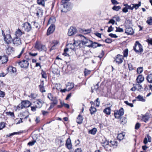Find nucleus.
Instances as JSON below:
<instances>
[{"instance_id": "1", "label": "nucleus", "mask_w": 152, "mask_h": 152, "mask_svg": "<svg viewBox=\"0 0 152 152\" xmlns=\"http://www.w3.org/2000/svg\"><path fill=\"white\" fill-rule=\"evenodd\" d=\"M104 45L96 42H93L90 40L86 38V46L89 48H96L97 47L103 46Z\"/></svg>"}, {"instance_id": "2", "label": "nucleus", "mask_w": 152, "mask_h": 152, "mask_svg": "<svg viewBox=\"0 0 152 152\" xmlns=\"http://www.w3.org/2000/svg\"><path fill=\"white\" fill-rule=\"evenodd\" d=\"M133 50L137 53H141L143 51L142 45L138 41L135 42Z\"/></svg>"}, {"instance_id": "3", "label": "nucleus", "mask_w": 152, "mask_h": 152, "mask_svg": "<svg viewBox=\"0 0 152 152\" xmlns=\"http://www.w3.org/2000/svg\"><path fill=\"white\" fill-rule=\"evenodd\" d=\"M31 105V103L28 100L22 101L20 104H19L17 107V109L20 110L24 108L29 107Z\"/></svg>"}, {"instance_id": "4", "label": "nucleus", "mask_w": 152, "mask_h": 152, "mask_svg": "<svg viewBox=\"0 0 152 152\" xmlns=\"http://www.w3.org/2000/svg\"><path fill=\"white\" fill-rule=\"evenodd\" d=\"M74 44H76V45L77 47H79L81 50H83V53H84V50L83 48H85L86 46V42L82 40H77V41L74 40Z\"/></svg>"}, {"instance_id": "5", "label": "nucleus", "mask_w": 152, "mask_h": 152, "mask_svg": "<svg viewBox=\"0 0 152 152\" xmlns=\"http://www.w3.org/2000/svg\"><path fill=\"white\" fill-rule=\"evenodd\" d=\"M35 48L40 52L42 51H46L47 50L46 48L45 45L42 44L40 42H36Z\"/></svg>"}, {"instance_id": "6", "label": "nucleus", "mask_w": 152, "mask_h": 152, "mask_svg": "<svg viewBox=\"0 0 152 152\" xmlns=\"http://www.w3.org/2000/svg\"><path fill=\"white\" fill-rule=\"evenodd\" d=\"M124 111L123 108H121L119 110L115 111L114 113V115L115 118L118 119H121V116L124 114Z\"/></svg>"}, {"instance_id": "7", "label": "nucleus", "mask_w": 152, "mask_h": 152, "mask_svg": "<svg viewBox=\"0 0 152 152\" xmlns=\"http://www.w3.org/2000/svg\"><path fill=\"white\" fill-rule=\"evenodd\" d=\"M22 28L25 31L28 32L31 29V26L29 23L25 22L22 24Z\"/></svg>"}, {"instance_id": "8", "label": "nucleus", "mask_w": 152, "mask_h": 152, "mask_svg": "<svg viewBox=\"0 0 152 152\" xmlns=\"http://www.w3.org/2000/svg\"><path fill=\"white\" fill-rule=\"evenodd\" d=\"M18 63L21 67L24 68H28L29 64L28 61L25 60L20 61Z\"/></svg>"}, {"instance_id": "9", "label": "nucleus", "mask_w": 152, "mask_h": 152, "mask_svg": "<svg viewBox=\"0 0 152 152\" xmlns=\"http://www.w3.org/2000/svg\"><path fill=\"white\" fill-rule=\"evenodd\" d=\"M77 32V29L75 27L71 26L68 29V35L69 36H71L74 35Z\"/></svg>"}, {"instance_id": "10", "label": "nucleus", "mask_w": 152, "mask_h": 152, "mask_svg": "<svg viewBox=\"0 0 152 152\" xmlns=\"http://www.w3.org/2000/svg\"><path fill=\"white\" fill-rule=\"evenodd\" d=\"M59 43L58 41L57 40H53L51 42L50 47V51H51L52 50L56 48V46Z\"/></svg>"}, {"instance_id": "11", "label": "nucleus", "mask_w": 152, "mask_h": 152, "mask_svg": "<svg viewBox=\"0 0 152 152\" xmlns=\"http://www.w3.org/2000/svg\"><path fill=\"white\" fill-rule=\"evenodd\" d=\"M55 28V25L53 24H51L48 29L47 33V35H49L50 34L53 33L54 31Z\"/></svg>"}, {"instance_id": "12", "label": "nucleus", "mask_w": 152, "mask_h": 152, "mask_svg": "<svg viewBox=\"0 0 152 152\" xmlns=\"http://www.w3.org/2000/svg\"><path fill=\"white\" fill-rule=\"evenodd\" d=\"M124 57L121 55L118 54L117 55L114 61L118 63V64H121L123 61Z\"/></svg>"}, {"instance_id": "13", "label": "nucleus", "mask_w": 152, "mask_h": 152, "mask_svg": "<svg viewBox=\"0 0 152 152\" xmlns=\"http://www.w3.org/2000/svg\"><path fill=\"white\" fill-rule=\"evenodd\" d=\"M4 41L8 44L11 43L12 42V39L10 34H7L4 35Z\"/></svg>"}, {"instance_id": "14", "label": "nucleus", "mask_w": 152, "mask_h": 152, "mask_svg": "<svg viewBox=\"0 0 152 152\" xmlns=\"http://www.w3.org/2000/svg\"><path fill=\"white\" fill-rule=\"evenodd\" d=\"M13 44L16 46H17L21 44V42L20 39L17 37H16L12 40Z\"/></svg>"}, {"instance_id": "15", "label": "nucleus", "mask_w": 152, "mask_h": 152, "mask_svg": "<svg viewBox=\"0 0 152 152\" xmlns=\"http://www.w3.org/2000/svg\"><path fill=\"white\" fill-rule=\"evenodd\" d=\"M48 98L51 101L53 102H58L57 98L56 96H54L53 95L50 93L48 94Z\"/></svg>"}, {"instance_id": "16", "label": "nucleus", "mask_w": 152, "mask_h": 152, "mask_svg": "<svg viewBox=\"0 0 152 152\" xmlns=\"http://www.w3.org/2000/svg\"><path fill=\"white\" fill-rule=\"evenodd\" d=\"M76 45L75 44H74V42L73 44L69 43L66 45L69 46V47L70 49L74 51H75L78 48L77 46H76Z\"/></svg>"}, {"instance_id": "17", "label": "nucleus", "mask_w": 152, "mask_h": 152, "mask_svg": "<svg viewBox=\"0 0 152 152\" xmlns=\"http://www.w3.org/2000/svg\"><path fill=\"white\" fill-rule=\"evenodd\" d=\"M144 80V77L142 75H139L137 77L136 80L137 83H142Z\"/></svg>"}, {"instance_id": "18", "label": "nucleus", "mask_w": 152, "mask_h": 152, "mask_svg": "<svg viewBox=\"0 0 152 152\" xmlns=\"http://www.w3.org/2000/svg\"><path fill=\"white\" fill-rule=\"evenodd\" d=\"M125 32L128 35L132 34H133L134 31L132 28L129 27L126 29Z\"/></svg>"}, {"instance_id": "19", "label": "nucleus", "mask_w": 152, "mask_h": 152, "mask_svg": "<svg viewBox=\"0 0 152 152\" xmlns=\"http://www.w3.org/2000/svg\"><path fill=\"white\" fill-rule=\"evenodd\" d=\"M23 34H24V32H23L19 28H18L15 32L16 37H20Z\"/></svg>"}, {"instance_id": "20", "label": "nucleus", "mask_w": 152, "mask_h": 152, "mask_svg": "<svg viewBox=\"0 0 152 152\" xmlns=\"http://www.w3.org/2000/svg\"><path fill=\"white\" fill-rule=\"evenodd\" d=\"M83 120V118L82 116L79 114L77 118L76 121L77 122L78 124H81L82 123Z\"/></svg>"}, {"instance_id": "21", "label": "nucleus", "mask_w": 152, "mask_h": 152, "mask_svg": "<svg viewBox=\"0 0 152 152\" xmlns=\"http://www.w3.org/2000/svg\"><path fill=\"white\" fill-rule=\"evenodd\" d=\"M36 107L37 108H41L42 105L43 103L39 100H38L35 102Z\"/></svg>"}, {"instance_id": "22", "label": "nucleus", "mask_w": 152, "mask_h": 152, "mask_svg": "<svg viewBox=\"0 0 152 152\" xmlns=\"http://www.w3.org/2000/svg\"><path fill=\"white\" fill-rule=\"evenodd\" d=\"M63 6L64 9L61 10V12H66L68 10L69 6L67 4H62Z\"/></svg>"}, {"instance_id": "23", "label": "nucleus", "mask_w": 152, "mask_h": 152, "mask_svg": "<svg viewBox=\"0 0 152 152\" xmlns=\"http://www.w3.org/2000/svg\"><path fill=\"white\" fill-rule=\"evenodd\" d=\"M20 117L21 118L23 119H25L27 118L29 116V115L27 114L26 112H23L21 113L20 114Z\"/></svg>"}, {"instance_id": "24", "label": "nucleus", "mask_w": 152, "mask_h": 152, "mask_svg": "<svg viewBox=\"0 0 152 152\" xmlns=\"http://www.w3.org/2000/svg\"><path fill=\"white\" fill-rule=\"evenodd\" d=\"M7 71L8 72H12L14 73L16 72V68L15 67H13L12 66H10L7 69Z\"/></svg>"}, {"instance_id": "25", "label": "nucleus", "mask_w": 152, "mask_h": 152, "mask_svg": "<svg viewBox=\"0 0 152 152\" xmlns=\"http://www.w3.org/2000/svg\"><path fill=\"white\" fill-rule=\"evenodd\" d=\"M66 88L67 89V91H69L71 90L74 87L73 83H69L66 86Z\"/></svg>"}, {"instance_id": "26", "label": "nucleus", "mask_w": 152, "mask_h": 152, "mask_svg": "<svg viewBox=\"0 0 152 152\" xmlns=\"http://www.w3.org/2000/svg\"><path fill=\"white\" fill-rule=\"evenodd\" d=\"M1 60L3 63H6L8 60V57L6 55H4L2 56Z\"/></svg>"}, {"instance_id": "27", "label": "nucleus", "mask_w": 152, "mask_h": 152, "mask_svg": "<svg viewBox=\"0 0 152 152\" xmlns=\"http://www.w3.org/2000/svg\"><path fill=\"white\" fill-rule=\"evenodd\" d=\"M97 131L96 129L95 128H94L92 129L89 130L88 131V133L93 135H95Z\"/></svg>"}, {"instance_id": "28", "label": "nucleus", "mask_w": 152, "mask_h": 152, "mask_svg": "<svg viewBox=\"0 0 152 152\" xmlns=\"http://www.w3.org/2000/svg\"><path fill=\"white\" fill-rule=\"evenodd\" d=\"M109 142V145L110 146H116L118 144L117 141L115 140H110Z\"/></svg>"}, {"instance_id": "29", "label": "nucleus", "mask_w": 152, "mask_h": 152, "mask_svg": "<svg viewBox=\"0 0 152 152\" xmlns=\"http://www.w3.org/2000/svg\"><path fill=\"white\" fill-rule=\"evenodd\" d=\"M150 118L149 116L145 114L144 115H143L142 117V120L145 122H146Z\"/></svg>"}, {"instance_id": "30", "label": "nucleus", "mask_w": 152, "mask_h": 152, "mask_svg": "<svg viewBox=\"0 0 152 152\" xmlns=\"http://www.w3.org/2000/svg\"><path fill=\"white\" fill-rule=\"evenodd\" d=\"M89 110L91 114L92 115L96 112V110L95 107L91 106L89 109Z\"/></svg>"}, {"instance_id": "31", "label": "nucleus", "mask_w": 152, "mask_h": 152, "mask_svg": "<svg viewBox=\"0 0 152 152\" xmlns=\"http://www.w3.org/2000/svg\"><path fill=\"white\" fill-rule=\"evenodd\" d=\"M103 112L106 114L109 115L110 114V107H107L104 109Z\"/></svg>"}, {"instance_id": "32", "label": "nucleus", "mask_w": 152, "mask_h": 152, "mask_svg": "<svg viewBox=\"0 0 152 152\" xmlns=\"http://www.w3.org/2000/svg\"><path fill=\"white\" fill-rule=\"evenodd\" d=\"M124 134L123 133H120L118 135L117 137V138L120 141L121 140H123V139L124 138Z\"/></svg>"}, {"instance_id": "33", "label": "nucleus", "mask_w": 152, "mask_h": 152, "mask_svg": "<svg viewBox=\"0 0 152 152\" xmlns=\"http://www.w3.org/2000/svg\"><path fill=\"white\" fill-rule=\"evenodd\" d=\"M146 79L150 83H152V74H150L147 77Z\"/></svg>"}, {"instance_id": "34", "label": "nucleus", "mask_w": 152, "mask_h": 152, "mask_svg": "<svg viewBox=\"0 0 152 152\" xmlns=\"http://www.w3.org/2000/svg\"><path fill=\"white\" fill-rule=\"evenodd\" d=\"M69 51V49L68 48H65L64 49V52L62 53V55L64 56H68L69 57L70 55L67 53V52H68Z\"/></svg>"}, {"instance_id": "35", "label": "nucleus", "mask_w": 152, "mask_h": 152, "mask_svg": "<svg viewBox=\"0 0 152 152\" xmlns=\"http://www.w3.org/2000/svg\"><path fill=\"white\" fill-rule=\"evenodd\" d=\"M56 21L55 18L53 17L50 18L48 22V24H50L51 23L53 24V23H54Z\"/></svg>"}, {"instance_id": "36", "label": "nucleus", "mask_w": 152, "mask_h": 152, "mask_svg": "<svg viewBox=\"0 0 152 152\" xmlns=\"http://www.w3.org/2000/svg\"><path fill=\"white\" fill-rule=\"evenodd\" d=\"M41 74L42 75V77L43 78L46 79L47 78V75L45 72L43 70H42Z\"/></svg>"}, {"instance_id": "37", "label": "nucleus", "mask_w": 152, "mask_h": 152, "mask_svg": "<svg viewBox=\"0 0 152 152\" xmlns=\"http://www.w3.org/2000/svg\"><path fill=\"white\" fill-rule=\"evenodd\" d=\"M139 83H137L136 84V87L137 88V90L138 91H141V89L142 88V86L140 85Z\"/></svg>"}, {"instance_id": "38", "label": "nucleus", "mask_w": 152, "mask_h": 152, "mask_svg": "<svg viewBox=\"0 0 152 152\" xmlns=\"http://www.w3.org/2000/svg\"><path fill=\"white\" fill-rule=\"evenodd\" d=\"M132 5H133V9L134 8L136 10H137L139 8V7L140 6L141 2L139 1L138 4H132Z\"/></svg>"}, {"instance_id": "39", "label": "nucleus", "mask_w": 152, "mask_h": 152, "mask_svg": "<svg viewBox=\"0 0 152 152\" xmlns=\"http://www.w3.org/2000/svg\"><path fill=\"white\" fill-rule=\"evenodd\" d=\"M146 23L149 25H152V17H148V20L146 21Z\"/></svg>"}, {"instance_id": "40", "label": "nucleus", "mask_w": 152, "mask_h": 152, "mask_svg": "<svg viewBox=\"0 0 152 152\" xmlns=\"http://www.w3.org/2000/svg\"><path fill=\"white\" fill-rule=\"evenodd\" d=\"M102 146L104 147V148L107 150L106 149V147H107V145H109V142L108 141H104V142L102 143Z\"/></svg>"}, {"instance_id": "41", "label": "nucleus", "mask_w": 152, "mask_h": 152, "mask_svg": "<svg viewBox=\"0 0 152 152\" xmlns=\"http://www.w3.org/2000/svg\"><path fill=\"white\" fill-rule=\"evenodd\" d=\"M136 98L137 99H138V101H140L145 102V100L143 98V97L140 95H139Z\"/></svg>"}, {"instance_id": "42", "label": "nucleus", "mask_w": 152, "mask_h": 152, "mask_svg": "<svg viewBox=\"0 0 152 152\" xmlns=\"http://www.w3.org/2000/svg\"><path fill=\"white\" fill-rule=\"evenodd\" d=\"M13 48L12 47H9L6 50V52L8 54H10V53L12 51H13Z\"/></svg>"}, {"instance_id": "43", "label": "nucleus", "mask_w": 152, "mask_h": 152, "mask_svg": "<svg viewBox=\"0 0 152 152\" xmlns=\"http://www.w3.org/2000/svg\"><path fill=\"white\" fill-rule=\"evenodd\" d=\"M58 104V102H53L50 104V106L49 107V109H50L53 108L55 105H56Z\"/></svg>"}, {"instance_id": "44", "label": "nucleus", "mask_w": 152, "mask_h": 152, "mask_svg": "<svg viewBox=\"0 0 152 152\" xmlns=\"http://www.w3.org/2000/svg\"><path fill=\"white\" fill-rule=\"evenodd\" d=\"M121 9V7L120 6H114L112 8L113 10L116 11H119Z\"/></svg>"}, {"instance_id": "45", "label": "nucleus", "mask_w": 152, "mask_h": 152, "mask_svg": "<svg viewBox=\"0 0 152 152\" xmlns=\"http://www.w3.org/2000/svg\"><path fill=\"white\" fill-rule=\"evenodd\" d=\"M45 1V0H37V2L38 4L39 5H41L42 6H44Z\"/></svg>"}, {"instance_id": "46", "label": "nucleus", "mask_w": 152, "mask_h": 152, "mask_svg": "<svg viewBox=\"0 0 152 152\" xmlns=\"http://www.w3.org/2000/svg\"><path fill=\"white\" fill-rule=\"evenodd\" d=\"M25 49V48H22V49L20 53L19 54V55L18 56H17V57L18 58H20L21 57V56L22 55L24 52Z\"/></svg>"}, {"instance_id": "47", "label": "nucleus", "mask_w": 152, "mask_h": 152, "mask_svg": "<svg viewBox=\"0 0 152 152\" xmlns=\"http://www.w3.org/2000/svg\"><path fill=\"white\" fill-rule=\"evenodd\" d=\"M128 49H126L124 51V57H127L128 56Z\"/></svg>"}, {"instance_id": "48", "label": "nucleus", "mask_w": 152, "mask_h": 152, "mask_svg": "<svg viewBox=\"0 0 152 152\" xmlns=\"http://www.w3.org/2000/svg\"><path fill=\"white\" fill-rule=\"evenodd\" d=\"M143 71V68L142 67H138L137 69V72L138 74L141 73Z\"/></svg>"}, {"instance_id": "49", "label": "nucleus", "mask_w": 152, "mask_h": 152, "mask_svg": "<svg viewBox=\"0 0 152 152\" xmlns=\"http://www.w3.org/2000/svg\"><path fill=\"white\" fill-rule=\"evenodd\" d=\"M39 88L41 92L43 93L45 92V90L44 86H39Z\"/></svg>"}, {"instance_id": "50", "label": "nucleus", "mask_w": 152, "mask_h": 152, "mask_svg": "<svg viewBox=\"0 0 152 152\" xmlns=\"http://www.w3.org/2000/svg\"><path fill=\"white\" fill-rule=\"evenodd\" d=\"M104 42H105L106 43L108 44H110L112 42V41L111 39L110 38H107L104 40Z\"/></svg>"}, {"instance_id": "51", "label": "nucleus", "mask_w": 152, "mask_h": 152, "mask_svg": "<svg viewBox=\"0 0 152 152\" xmlns=\"http://www.w3.org/2000/svg\"><path fill=\"white\" fill-rule=\"evenodd\" d=\"M5 126V123L4 122H1L0 123V130L2 129Z\"/></svg>"}, {"instance_id": "52", "label": "nucleus", "mask_w": 152, "mask_h": 152, "mask_svg": "<svg viewBox=\"0 0 152 152\" xmlns=\"http://www.w3.org/2000/svg\"><path fill=\"white\" fill-rule=\"evenodd\" d=\"M113 18H114L116 20L117 22L120 21L121 19L120 17L116 15L114 16L113 17Z\"/></svg>"}, {"instance_id": "53", "label": "nucleus", "mask_w": 152, "mask_h": 152, "mask_svg": "<svg viewBox=\"0 0 152 152\" xmlns=\"http://www.w3.org/2000/svg\"><path fill=\"white\" fill-rule=\"evenodd\" d=\"M126 118L125 117H123L122 120L121 121V124L123 125L124 124H126Z\"/></svg>"}, {"instance_id": "54", "label": "nucleus", "mask_w": 152, "mask_h": 152, "mask_svg": "<svg viewBox=\"0 0 152 152\" xmlns=\"http://www.w3.org/2000/svg\"><path fill=\"white\" fill-rule=\"evenodd\" d=\"M36 142L35 140H34L32 141L29 142L28 143L27 145L29 146H32L34 145Z\"/></svg>"}, {"instance_id": "55", "label": "nucleus", "mask_w": 152, "mask_h": 152, "mask_svg": "<svg viewBox=\"0 0 152 152\" xmlns=\"http://www.w3.org/2000/svg\"><path fill=\"white\" fill-rule=\"evenodd\" d=\"M116 32H123L124 31L123 29L120 27H116Z\"/></svg>"}, {"instance_id": "56", "label": "nucleus", "mask_w": 152, "mask_h": 152, "mask_svg": "<svg viewBox=\"0 0 152 152\" xmlns=\"http://www.w3.org/2000/svg\"><path fill=\"white\" fill-rule=\"evenodd\" d=\"M140 126V124L139 123H137L135 126V129H138L139 128Z\"/></svg>"}, {"instance_id": "57", "label": "nucleus", "mask_w": 152, "mask_h": 152, "mask_svg": "<svg viewBox=\"0 0 152 152\" xmlns=\"http://www.w3.org/2000/svg\"><path fill=\"white\" fill-rule=\"evenodd\" d=\"M109 36L112 38H117L118 37V36L116 34L112 33H110L109 34Z\"/></svg>"}, {"instance_id": "58", "label": "nucleus", "mask_w": 152, "mask_h": 152, "mask_svg": "<svg viewBox=\"0 0 152 152\" xmlns=\"http://www.w3.org/2000/svg\"><path fill=\"white\" fill-rule=\"evenodd\" d=\"M7 114L8 115H10V116L13 117H15V115L14 113L13 112H7Z\"/></svg>"}, {"instance_id": "59", "label": "nucleus", "mask_w": 152, "mask_h": 152, "mask_svg": "<svg viewBox=\"0 0 152 152\" xmlns=\"http://www.w3.org/2000/svg\"><path fill=\"white\" fill-rule=\"evenodd\" d=\"M128 66L129 70H132L134 69L133 66L131 63L128 64Z\"/></svg>"}, {"instance_id": "60", "label": "nucleus", "mask_w": 152, "mask_h": 152, "mask_svg": "<svg viewBox=\"0 0 152 152\" xmlns=\"http://www.w3.org/2000/svg\"><path fill=\"white\" fill-rule=\"evenodd\" d=\"M124 103L127 105L130 106L131 107H133V104L132 103H129L128 101H125L124 102Z\"/></svg>"}, {"instance_id": "61", "label": "nucleus", "mask_w": 152, "mask_h": 152, "mask_svg": "<svg viewBox=\"0 0 152 152\" xmlns=\"http://www.w3.org/2000/svg\"><path fill=\"white\" fill-rule=\"evenodd\" d=\"M66 148L69 150H70L72 148V144L68 145H65Z\"/></svg>"}, {"instance_id": "62", "label": "nucleus", "mask_w": 152, "mask_h": 152, "mask_svg": "<svg viewBox=\"0 0 152 152\" xmlns=\"http://www.w3.org/2000/svg\"><path fill=\"white\" fill-rule=\"evenodd\" d=\"M5 96V94L4 92L0 90V97L3 98Z\"/></svg>"}, {"instance_id": "63", "label": "nucleus", "mask_w": 152, "mask_h": 152, "mask_svg": "<svg viewBox=\"0 0 152 152\" xmlns=\"http://www.w3.org/2000/svg\"><path fill=\"white\" fill-rule=\"evenodd\" d=\"M70 144H72L70 139V138H68L66 141L65 145Z\"/></svg>"}, {"instance_id": "64", "label": "nucleus", "mask_w": 152, "mask_h": 152, "mask_svg": "<svg viewBox=\"0 0 152 152\" xmlns=\"http://www.w3.org/2000/svg\"><path fill=\"white\" fill-rule=\"evenodd\" d=\"M115 23V20L113 19H110L108 23V24L111 23L112 25H114Z\"/></svg>"}]
</instances>
